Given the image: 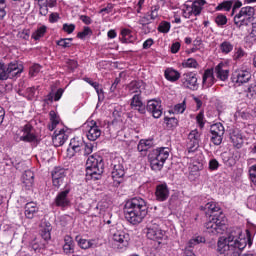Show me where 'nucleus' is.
<instances>
[{
  "mask_svg": "<svg viewBox=\"0 0 256 256\" xmlns=\"http://www.w3.org/2000/svg\"><path fill=\"white\" fill-rule=\"evenodd\" d=\"M239 228L232 230L227 237H220L217 242V253L222 256H241V251L253 245L251 232L246 230V237H243Z\"/></svg>",
  "mask_w": 256,
  "mask_h": 256,
  "instance_id": "1",
  "label": "nucleus"
},
{
  "mask_svg": "<svg viewBox=\"0 0 256 256\" xmlns=\"http://www.w3.org/2000/svg\"><path fill=\"white\" fill-rule=\"evenodd\" d=\"M208 215L209 220L205 223L204 227L207 233L211 235H219L227 229V218L221 211V208L217 206L215 202H208L204 207H201Z\"/></svg>",
  "mask_w": 256,
  "mask_h": 256,
  "instance_id": "2",
  "label": "nucleus"
},
{
  "mask_svg": "<svg viewBox=\"0 0 256 256\" xmlns=\"http://www.w3.org/2000/svg\"><path fill=\"white\" fill-rule=\"evenodd\" d=\"M149 213V206L145 199L141 197H134L126 201L124 205V215L126 221L131 223V225H139L143 223V219L147 217Z\"/></svg>",
  "mask_w": 256,
  "mask_h": 256,
  "instance_id": "3",
  "label": "nucleus"
},
{
  "mask_svg": "<svg viewBox=\"0 0 256 256\" xmlns=\"http://www.w3.org/2000/svg\"><path fill=\"white\" fill-rule=\"evenodd\" d=\"M105 169V164L103 163V158L101 156H89L86 161V177L94 179L95 181L101 179L103 171Z\"/></svg>",
  "mask_w": 256,
  "mask_h": 256,
  "instance_id": "4",
  "label": "nucleus"
},
{
  "mask_svg": "<svg viewBox=\"0 0 256 256\" xmlns=\"http://www.w3.org/2000/svg\"><path fill=\"white\" fill-rule=\"evenodd\" d=\"M255 8L251 6L242 7L238 14L234 16V24L238 29L249 27L255 19Z\"/></svg>",
  "mask_w": 256,
  "mask_h": 256,
  "instance_id": "5",
  "label": "nucleus"
},
{
  "mask_svg": "<svg viewBox=\"0 0 256 256\" xmlns=\"http://www.w3.org/2000/svg\"><path fill=\"white\" fill-rule=\"evenodd\" d=\"M23 73V68L19 64L11 62L8 65L0 63V81H7V79H15Z\"/></svg>",
  "mask_w": 256,
  "mask_h": 256,
  "instance_id": "6",
  "label": "nucleus"
},
{
  "mask_svg": "<svg viewBox=\"0 0 256 256\" xmlns=\"http://www.w3.org/2000/svg\"><path fill=\"white\" fill-rule=\"evenodd\" d=\"M146 236L152 241H158V243L165 239V231L159 228V219H154L148 223Z\"/></svg>",
  "mask_w": 256,
  "mask_h": 256,
  "instance_id": "7",
  "label": "nucleus"
},
{
  "mask_svg": "<svg viewBox=\"0 0 256 256\" xmlns=\"http://www.w3.org/2000/svg\"><path fill=\"white\" fill-rule=\"evenodd\" d=\"M181 83L183 87H185V89H190L191 91H197V89H199L196 73H193V72L184 73L181 76Z\"/></svg>",
  "mask_w": 256,
  "mask_h": 256,
  "instance_id": "8",
  "label": "nucleus"
},
{
  "mask_svg": "<svg viewBox=\"0 0 256 256\" xmlns=\"http://www.w3.org/2000/svg\"><path fill=\"white\" fill-rule=\"evenodd\" d=\"M112 240L117 245V249H127L129 247V234L121 230L112 232Z\"/></svg>",
  "mask_w": 256,
  "mask_h": 256,
  "instance_id": "9",
  "label": "nucleus"
},
{
  "mask_svg": "<svg viewBox=\"0 0 256 256\" xmlns=\"http://www.w3.org/2000/svg\"><path fill=\"white\" fill-rule=\"evenodd\" d=\"M69 193H71V188L69 186H65V189L59 192L54 200L56 207H69L71 205V201L69 200Z\"/></svg>",
  "mask_w": 256,
  "mask_h": 256,
  "instance_id": "10",
  "label": "nucleus"
},
{
  "mask_svg": "<svg viewBox=\"0 0 256 256\" xmlns=\"http://www.w3.org/2000/svg\"><path fill=\"white\" fill-rule=\"evenodd\" d=\"M66 179H67V172L65 171L64 168H61V167L54 168V170L52 171V183L54 187H57V189H59V187H61V185L65 183Z\"/></svg>",
  "mask_w": 256,
  "mask_h": 256,
  "instance_id": "11",
  "label": "nucleus"
},
{
  "mask_svg": "<svg viewBox=\"0 0 256 256\" xmlns=\"http://www.w3.org/2000/svg\"><path fill=\"white\" fill-rule=\"evenodd\" d=\"M201 141V134L197 130H192L188 135L187 149L188 153H195L199 149V142Z\"/></svg>",
  "mask_w": 256,
  "mask_h": 256,
  "instance_id": "12",
  "label": "nucleus"
},
{
  "mask_svg": "<svg viewBox=\"0 0 256 256\" xmlns=\"http://www.w3.org/2000/svg\"><path fill=\"white\" fill-rule=\"evenodd\" d=\"M232 81L238 85H245V83L251 81V72L247 70H236L232 74Z\"/></svg>",
  "mask_w": 256,
  "mask_h": 256,
  "instance_id": "13",
  "label": "nucleus"
},
{
  "mask_svg": "<svg viewBox=\"0 0 256 256\" xmlns=\"http://www.w3.org/2000/svg\"><path fill=\"white\" fill-rule=\"evenodd\" d=\"M146 109L149 113H152L154 119H159L163 115V108L159 100H149Z\"/></svg>",
  "mask_w": 256,
  "mask_h": 256,
  "instance_id": "14",
  "label": "nucleus"
},
{
  "mask_svg": "<svg viewBox=\"0 0 256 256\" xmlns=\"http://www.w3.org/2000/svg\"><path fill=\"white\" fill-rule=\"evenodd\" d=\"M125 176V166H123V160H114L113 163V170H112V179L117 181V183H121L120 180L122 177Z\"/></svg>",
  "mask_w": 256,
  "mask_h": 256,
  "instance_id": "15",
  "label": "nucleus"
},
{
  "mask_svg": "<svg viewBox=\"0 0 256 256\" xmlns=\"http://www.w3.org/2000/svg\"><path fill=\"white\" fill-rule=\"evenodd\" d=\"M75 241L77 242V245L78 247H80V249L87 250V249H95L99 247V244L95 239L88 240V239L82 238L81 236H76Z\"/></svg>",
  "mask_w": 256,
  "mask_h": 256,
  "instance_id": "16",
  "label": "nucleus"
},
{
  "mask_svg": "<svg viewBox=\"0 0 256 256\" xmlns=\"http://www.w3.org/2000/svg\"><path fill=\"white\" fill-rule=\"evenodd\" d=\"M23 135L20 136V141H24L25 143H33L36 141L37 136L33 133V126L31 124H26L22 128Z\"/></svg>",
  "mask_w": 256,
  "mask_h": 256,
  "instance_id": "17",
  "label": "nucleus"
},
{
  "mask_svg": "<svg viewBox=\"0 0 256 256\" xmlns=\"http://www.w3.org/2000/svg\"><path fill=\"white\" fill-rule=\"evenodd\" d=\"M131 109H135L140 113L141 115H145V104L143 103V100H141V94H135L130 102Z\"/></svg>",
  "mask_w": 256,
  "mask_h": 256,
  "instance_id": "18",
  "label": "nucleus"
},
{
  "mask_svg": "<svg viewBox=\"0 0 256 256\" xmlns=\"http://www.w3.org/2000/svg\"><path fill=\"white\" fill-rule=\"evenodd\" d=\"M69 139V135L65 133V129H60L58 132L55 131V135L52 138V143L54 147H61L65 145V141Z\"/></svg>",
  "mask_w": 256,
  "mask_h": 256,
  "instance_id": "19",
  "label": "nucleus"
},
{
  "mask_svg": "<svg viewBox=\"0 0 256 256\" xmlns=\"http://www.w3.org/2000/svg\"><path fill=\"white\" fill-rule=\"evenodd\" d=\"M214 73L220 81H227V79H229V69H227V65L223 62L219 63L214 68Z\"/></svg>",
  "mask_w": 256,
  "mask_h": 256,
  "instance_id": "20",
  "label": "nucleus"
},
{
  "mask_svg": "<svg viewBox=\"0 0 256 256\" xmlns=\"http://www.w3.org/2000/svg\"><path fill=\"white\" fill-rule=\"evenodd\" d=\"M101 137V129L97 126V122L95 120L90 121V129L87 133V139L89 141H97L98 138Z\"/></svg>",
  "mask_w": 256,
  "mask_h": 256,
  "instance_id": "21",
  "label": "nucleus"
},
{
  "mask_svg": "<svg viewBox=\"0 0 256 256\" xmlns=\"http://www.w3.org/2000/svg\"><path fill=\"white\" fill-rule=\"evenodd\" d=\"M169 148L167 147H161L153 150L150 155L159 161H162V163H165L167 159H169Z\"/></svg>",
  "mask_w": 256,
  "mask_h": 256,
  "instance_id": "22",
  "label": "nucleus"
},
{
  "mask_svg": "<svg viewBox=\"0 0 256 256\" xmlns=\"http://www.w3.org/2000/svg\"><path fill=\"white\" fill-rule=\"evenodd\" d=\"M24 209V214L27 219H33V217L39 213V206H37L35 202L26 203Z\"/></svg>",
  "mask_w": 256,
  "mask_h": 256,
  "instance_id": "23",
  "label": "nucleus"
},
{
  "mask_svg": "<svg viewBox=\"0 0 256 256\" xmlns=\"http://www.w3.org/2000/svg\"><path fill=\"white\" fill-rule=\"evenodd\" d=\"M156 198L157 201H167L169 199V188L167 184H159L156 187Z\"/></svg>",
  "mask_w": 256,
  "mask_h": 256,
  "instance_id": "24",
  "label": "nucleus"
},
{
  "mask_svg": "<svg viewBox=\"0 0 256 256\" xmlns=\"http://www.w3.org/2000/svg\"><path fill=\"white\" fill-rule=\"evenodd\" d=\"M230 140L233 143V146L236 149H241L243 147V136L239 132V130H231L230 131Z\"/></svg>",
  "mask_w": 256,
  "mask_h": 256,
  "instance_id": "25",
  "label": "nucleus"
},
{
  "mask_svg": "<svg viewBox=\"0 0 256 256\" xmlns=\"http://www.w3.org/2000/svg\"><path fill=\"white\" fill-rule=\"evenodd\" d=\"M22 183L27 187L28 189L30 187H33V183H35V174L31 170H26L24 174L22 175Z\"/></svg>",
  "mask_w": 256,
  "mask_h": 256,
  "instance_id": "26",
  "label": "nucleus"
},
{
  "mask_svg": "<svg viewBox=\"0 0 256 256\" xmlns=\"http://www.w3.org/2000/svg\"><path fill=\"white\" fill-rule=\"evenodd\" d=\"M207 1L205 0H196L192 3L191 11L189 12L190 15H201V11H203V5H205Z\"/></svg>",
  "mask_w": 256,
  "mask_h": 256,
  "instance_id": "27",
  "label": "nucleus"
},
{
  "mask_svg": "<svg viewBox=\"0 0 256 256\" xmlns=\"http://www.w3.org/2000/svg\"><path fill=\"white\" fill-rule=\"evenodd\" d=\"M69 145L74 153H79L85 147V141H83V138L75 137L71 139Z\"/></svg>",
  "mask_w": 256,
  "mask_h": 256,
  "instance_id": "28",
  "label": "nucleus"
},
{
  "mask_svg": "<svg viewBox=\"0 0 256 256\" xmlns=\"http://www.w3.org/2000/svg\"><path fill=\"white\" fill-rule=\"evenodd\" d=\"M213 69H207L205 70L202 78L203 85H206L207 87H211L215 81V76H213Z\"/></svg>",
  "mask_w": 256,
  "mask_h": 256,
  "instance_id": "29",
  "label": "nucleus"
},
{
  "mask_svg": "<svg viewBox=\"0 0 256 256\" xmlns=\"http://www.w3.org/2000/svg\"><path fill=\"white\" fill-rule=\"evenodd\" d=\"M148 159L150 161V167L153 171H161L163 169L165 162L155 158V156H152L151 154L148 155Z\"/></svg>",
  "mask_w": 256,
  "mask_h": 256,
  "instance_id": "30",
  "label": "nucleus"
},
{
  "mask_svg": "<svg viewBox=\"0 0 256 256\" xmlns=\"http://www.w3.org/2000/svg\"><path fill=\"white\" fill-rule=\"evenodd\" d=\"M164 76L167 81L175 82L178 81V79L181 77V74L173 68H167L164 72Z\"/></svg>",
  "mask_w": 256,
  "mask_h": 256,
  "instance_id": "31",
  "label": "nucleus"
},
{
  "mask_svg": "<svg viewBox=\"0 0 256 256\" xmlns=\"http://www.w3.org/2000/svg\"><path fill=\"white\" fill-rule=\"evenodd\" d=\"M49 115L51 124L48 125V129L49 131H54L57 125H59V121H61V119L59 118L57 113H55V111H50Z\"/></svg>",
  "mask_w": 256,
  "mask_h": 256,
  "instance_id": "32",
  "label": "nucleus"
},
{
  "mask_svg": "<svg viewBox=\"0 0 256 256\" xmlns=\"http://www.w3.org/2000/svg\"><path fill=\"white\" fill-rule=\"evenodd\" d=\"M211 135H225V127L221 123H216L210 127Z\"/></svg>",
  "mask_w": 256,
  "mask_h": 256,
  "instance_id": "33",
  "label": "nucleus"
},
{
  "mask_svg": "<svg viewBox=\"0 0 256 256\" xmlns=\"http://www.w3.org/2000/svg\"><path fill=\"white\" fill-rule=\"evenodd\" d=\"M128 90L130 95H133V93H135L136 95H141V84L137 81H132L128 85Z\"/></svg>",
  "mask_w": 256,
  "mask_h": 256,
  "instance_id": "34",
  "label": "nucleus"
},
{
  "mask_svg": "<svg viewBox=\"0 0 256 256\" xmlns=\"http://www.w3.org/2000/svg\"><path fill=\"white\" fill-rule=\"evenodd\" d=\"M182 67H184V69H197V67H199V63L195 58H188L182 62Z\"/></svg>",
  "mask_w": 256,
  "mask_h": 256,
  "instance_id": "35",
  "label": "nucleus"
},
{
  "mask_svg": "<svg viewBox=\"0 0 256 256\" xmlns=\"http://www.w3.org/2000/svg\"><path fill=\"white\" fill-rule=\"evenodd\" d=\"M233 0H226L220 3L215 9L216 11H231V7H233Z\"/></svg>",
  "mask_w": 256,
  "mask_h": 256,
  "instance_id": "36",
  "label": "nucleus"
},
{
  "mask_svg": "<svg viewBox=\"0 0 256 256\" xmlns=\"http://www.w3.org/2000/svg\"><path fill=\"white\" fill-rule=\"evenodd\" d=\"M45 33H47V26H41L32 33V39H34L35 41H39L41 37L45 36Z\"/></svg>",
  "mask_w": 256,
  "mask_h": 256,
  "instance_id": "37",
  "label": "nucleus"
},
{
  "mask_svg": "<svg viewBox=\"0 0 256 256\" xmlns=\"http://www.w3.org/2000/svg\"><path fill=\"white\" fill-rule=\"evenodd\" d=\"M7 13H9V7H7V1L0 0V21H3L5 17H7Z\"/></svg>",
  "mask_w": 256,
  "mask_h": 256,
  "instance_id": "38",
  "label": "nucleus"
},
{
  "mask_svg": "<svg viewBox=\"0 0 256 256\" xmlns=\"http://www.w3.org/2000/svg\"><path fill=\"white\" fill-rule=\"evenodd\" d=\"M220 51L224 55H229V53H231V51H233V44H231V42H229V41L222 42L220 44Z\"/></svg>",
  "mask_w": 256,
  "mask_h": 256,
  "instance_id": "39",
  "label": "nucleus"
},
{
  "mask_svg": "<svg viewBox=\"0 0 256 256\" xmlns=\"http://www.w3.org/2000/svg\"><path fill=\"white\" fill-rule=\"evenodd\" d=\"M164 123H166L167 129H175L179 125V121L175 117H165Z\"/></svg>",
  "mask_w": 256,
  "mask_h": 256,
  "instance_id": "40",
  "label": "nucleus"
},
{
  "mask_svg": "<svg viewBox=\"0 0 256 256\" xmlns=\"http://www.w3.org/2000/svg\"><path fill=\"white\" fill-rule=\"evenodd\" d=\"M215 23L218 25V27H223L224 25H227V16L223 14H218L215 17Z\"/></svg>",
  "mask_w": 256,
  "mask_h": 256,
  "instance_id": "41",
  "label": "nucleus"
},
{
  "mask_svg": "<svg viewBox=\"0 0 256 256\" xmlns=\"http://www.w3.org/2000/svg\"><path fill=\"white\" fill-rule=\"evenodd\" d=\"M170 30H171V23L167 21L161 22L160 25L158 26V31L160 33H169Z\"/></svg>",
  "mask_w": 256,
  "mask_h": 256,
  "instance_id": "42",
  "label": "nucleus"
},
{
  "mask_svg": "<svg viewBox=\"0 0 256 256\" xmlns=\"http://www.w3.org/2000/svg\"><path fill=\"white\" fill-rule=\"evenodd\" d=\"M92 34H93V31H91V28L85 26L83 31L78 32L77 37L78 39H85V37Z\"/></svg>",
  "mask_w": 256,
  "mask_h": 256,
  "instance_id": "43",
  "label": "nucleus"
},
{
  "mask_svg": "<svg viewBox=\"0 0 256 256\" xmlns=\"http://www.w3.org/2000/svg\"><path fill=\"white\" fill-rule=\"evenodd\" d=\"M211 141L214 145H221V143H223V135L222 134H213L211 137Z\"/></svg>",
  "mask_w": 256,
  "mask_h": 256,
  "instance_id": "44",
  "label": "nucleus"
},
{
  "mask_svg": "<svg viewBox=\"0 0 256 256\" xmlns=\"http://www.w3.org/2000/svg\"><path fill=\"white\" fill-rule=\"evenodd\" d=\"M39 7V15L42 17H47V14L49 13V8L47 7V4L41 3L38 5Z\"/></svg>",
  "mask_w": 256,
  "mask_h": 256,
  "instance_id": "45",
  "label": "nucleus"
},
{
  "mask_svg": "<svg viewBox=\"0 0 256 256\" xmlns=\"http://www.w3.org/2000/svg\"><path fill=\"white\" fill-rule=\"evenodd\" d=\"M249 175H250L251 182L253 183V185L256 186V164L252 165L249 168Z\"/></svg>",
  "mask_w": 256,
  "mask_h": 256,
  "instance_id": "46",
  "label": "nucleus"
},
{
  "mask_svg": "<svg viewBox=\"0 0 256 256\" xmlns=\"http://www.w3.org/2000/svg\"><path fill=\"white\" fill-rule=\"evenodd\" d=\"M41 71V65L34 64L30 67L29 74L31 77H35Z\"/></svg>",
  "mask_w": 256,
  "mask_h": 256,
  "instance_id": "47",
  "label": "nucleus"
},
{
  "mask_svg": "<svg viewBox=\"0 0 256 256\" xmlns=\"http://www.w3.org/2000/svg\"><path fill=\"white\" fill-rule=\"evenodd\" d=\"M63 251L67 255H71L75 253V244H64Z\"/></svg>",
  "mask_w": 256,
  "mask_h": 256,
  "instance_id": "48",
  "label": "nucleus"
},
{
  "mask_svg": "<svg viewBox=\"0 0 256 256\" xmlns=\"http://www.w3.org/2000/svg\"><path fill=\"white\" fill-rule=\"evenodd\" d=\"M36 94H37V88L29 87L26 89V95H27L28 99H30V100L35 99Z\"/></svg>",
  "mask_w": 256,
  "mask_h": 256,
  "instance_id": "49",
  "label": "nucleus"
},
{
  "mask_svg": "<svg viewBox=\"0 0 256 256\" xmlns=\"http://www.w3.org/2000/svg\"><path fill=\"white\" fill-rule=\"evenodd\" d=\"M56 44L59 46V47H63V49H67L69 47H71V42H69L68 39H65V38H62L60 40H58L56 42Z\"/></svg>",
  "mask_w": 256,
  "mask_h": 256,
  "instance_id": "50",
  "label": "nucleus"
},
{
  "mask_svg": "<svg viewBox=\"0 0 256 256\" xmlns=\"http://www.w3.org/2000/svg\"><path fill=\"white\" fill-rule=\"evenodd\" d=\"M138 23L139 25H142V27H146V25H150L151 18L146 14L145 16L140 17Z\"/></svg>",
  "mask_w": 256,
  "mask_h": 256,
  "instance_id": "51",
  "label": "nucleus"
},
{
  "mask_svg": "<svg viewBox=\"0 0 256 256\" xmlns=\"http://www.w3.org/2000/svg\"><path fill=\"white\" fill-rule=\"evenodd\" d=\"M190 246L193 245H199V243H205V238L203 236H197L195 238H192L190 241Z\"/></svg>",
  "mask_w": 256,
  "mask_h": 256,
  "instance_id": "52",
  "label": "nucleus"
},
{
  "mask_svg": "<svg viewBox=\"0 0 256 256\" xmlns=\"http://www.w3.org/2000/svg\"><path fill=\"white\" fill-rule=\"evenodd\" d=\"M60 19H61V17L59 16V13L52 12L49 15L48 21H49V23H57V21H59Z\"/></svg>",
  "mask_w": 256,
  "mask_h": 256,
  "instance_id": "53",
  "label": "nucleus"
},
{
  "mask_svg": "<svg viewBox=\"0 0 256 256\" xmlns=\"http://www.w3.org/2000/svg\"><path fill=\"white\" fill-rule=\"evenodd\" d=\"M63 31L71 35V33L75 31V24H67V23L63 24Z\"/></svg>",
  "mask_w": 256,
  "mask_h": 256,
  "instance_id": "54",
  "label": "nucleus"
},
{
  "mask_svg": "<svg viewBox=\"0 0 256 256\" xmlns=\"http://www.w3.org/2000/svg\"><path fill=\"white\" fill-rule=\"evenodd\" d=\"M209 169L211 171H217L219 169V161L217 159H212L209 161Z\"/></svg>",
  "mask_w": 256,
  "mask_h": 256,
  "instance_id": "55",
  "label": "nucleus"
},
{
  "mask_svg": "<svg viewBox=\"0 0 256 256\" xmlns=\"http://www.w3.org/2000/svg\"><path fill=\"white\" fill-rule=\"evenodd\" d=\"M52 229L53 227L51 226V223L46 222L42 225L40 233H51Z\"/></svg>",
  "mask_w": 256,
  "mask_h": 256,
  "instance_id": "56",
  "label": "nucleus"
},
{
  "mask_svg": "<svg viewBox=\"0 0 256 256\" xmlns=\"http://www.w3.org/2000/svg\"><path fill=\"white\" fill-rule=\"evenodd\" d=\"M174 111H175V113H184L185 112V101L180 104H177L174 107Z\"/></svg>",
  "mask_w": 256,
  "mask_h": 256,
  "instance_id": "57",
  "label": "nucleus"
},
{
  "mask_svg": "<svg viewBox=\"0 0 256 256\" xmlns=\"http://www.w3.org/2000/svg\"><path fill=\"white\" fill-rule=\"evenodd\" d=\"M83 149H84L85 155H91V153H93V144L91 143L84 144Z\"/></svg>",
  "mask_w": 256,
  "mask_h": 256,
  "instance_id": "58",
  "label": "nucleus"
},
{
  "mask_svg": "<svg viewBox=\"0 0 256 256\" xmlns=\"http://www.w3.org/2000/svg\"><path fill=\"white\" fill-rule=\"evenodd\" d=\"M204 119V115L203 112H200L197 116H196V120L197 123L199 125V127L204 128L205 127V122H203Z\"/></svg>",
  "mask_w": 256,
  "mask_h": 256,
  "instance_id": "59",
  "label": "nucleus"
},
{
  "mask_svg": "<svg viewBox=\"0 0 256 256\" xmlns=\"http://www.w3.org/2000/svg\"><path fill=\"white\" fill-rule=\"evenodd\" d=\"M86 83H89V85H91L92 87H94L95 91L98 93L99 95V83L97 82H93V80H91V78H85Z\"/></svg>",
  "mask_w": 256,
  "mask_h": 256,
  "instance_id": "60",
  "label": "nucleus"
},
{
  "mask_svg": "<svg viewBox=\"0 0 256 256\" xmlns=\"http://www.w3.org/2000/svg\"><path fill=\"white\" fill-rule=\"evenodd\" d=\"M19 39H24V41H27L29 39V30H23L18 33Z\"/></svg>",
  "mask_w": 256,
  "mask_h": 256,
  "instance_id": "61",
  "label": "nucleus"
},
{
  "mask_svg": "<svg viewBox=\"0 0 256 256\" xmlns=\"http://www.w3.org/2000/svg\"><path fill=\"white\" fill-rule=\"evenodd\" d=\"M245 56V51H243L242 48H238L237 51L234 54V59H241L242 57Z\"/></svg>",
  "mask_w": 256,
  "mask_h": 256,
  "instance_id": "62",
  "label": "nucleus"
},
{
  "mask_svg": "<svg viewBox=\"0 0 256 256\" xmlns=\"http://www.w3.org/2000/svg\"><path fill=\"white\" fill-rule=\"evenodd\" d=\"M179 49H181V43L175 42L171 46V53H179Z\"/></svg>",
  "mask_w": 256,
  "mask_h": 256,
  "instance_id": "63",
  "label": "nucleus"
},
{
  "mask_svg": "<svg viewBox=\"0 0 256 256\" xmlns=\"http://www.w3.org/2000/svg\"><path fill=\"white\" fill-rule=\"evenodd\" d=\"M67 65H68L69 69H71L73 71L74 69H77L79 64L77 63L76 60H68Z\"/></svg>",
  "mask_w": 256,
  "mask_h": 256,
  "instance_id": "64",
  "label": "nucleus"
}]
</instances>
